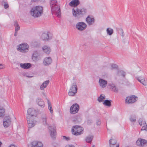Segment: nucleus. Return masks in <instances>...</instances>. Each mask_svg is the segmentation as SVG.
Returning a JSON list of instances; mask_svg holds the SVG:
<instances>
[{"mask_svg": "<svg viewBox=\"0 0 147 147\" xmlns=\"http://www.w3.org/2000/svg\"><path fill=\"white\" fill-rule=\"evenodd\" d=\"M37 115V111L32 108H29L27 111V120L29 128H31L34 126L36 123L35 119Z\"/></svg>", "mask_w": 147, "mask_h": 147, "instance_id": "1", "label": "nucleus"}, {"mask_svg": "<svg viewBox=\"0 0 147 147\" xmlns=\"http://www.w3.org/2000/svg\"><path fill=\"white\" fill-rule=\"evenodd\" d=\"M72 12L73 16L76 18L79 19L83 17L86 14L87 10L86 9L84 8L79 9L76 8L75 9L73 8L72 9Z\"/></svg>", "mask_w": 147, "mask_h": 147, "instance_id": "2", "label": "nucleus"}, {"mask_svg": "<svg viewBox=\"0 0 147 147\" xmlns=\"http://www.w3.org/2000/svg\"><path fill=\"white\" fill-rule=\"evenodd\" d=\"M31 15L34 17H38L41 15L43 13V7L41 6H36L32 8L30 11Z\"/></svg>", "mask_w": 147, "mask_h": 147, "instance_id": "3", "label": "nucleus"}, {"mask_svg": "<svg viewBox=\"0 0 147 147\" xmlns=\"http://www.w3.org/2000/svg\"><path fill=\"white\" fill-rule=\"evenodd\" d=\"M84 129L78 125L73 126L72 128V134L76 136L80 135L83 134Z\"/></svg>", "mask_w": 147, "mask_h": 147, "instance_id": "4", "label": "nucleus"}, {"mask_svg": "<svg viewBox=\"0 0 147 147\" xmlns=\"http://www.w3.org/2000/svg\"><path fill=\"white\" fill-rule=\"evenodd\" d=\"M29 46L26 43L20 44L17 46V50L21 53H26L28 51Z\"/></svg>", "mask_w": 147, "mask_h": 147, "instance_id": "5", "label": "nucleus"}, {"mask_svg": "<svg viewBox=\"0 0 147 147\" xmlns=\"http://www.w3.org/2000/svg\"><path fill=\"white\" fill-rule=\"evenodd\" d=\"M51 11L52 14H55L58 17H60L61 11L59 7L57 4L51 5Z\"/></svg>", "mask_w": 147, "mask_h": 147, "instance_id": "6", "label": "nucleus"}, {"mask_svg": "<svg viewBox=\"0 0 147 147\" xmlns=\"http://www.w3.org/2000/svg\"><path fill=\"white\" fill-rule=\"evenodd\" d=\"M48 129L51 138L53 140L55 139L57 135L56 127L54 125L51 126L49 127Z\"/></svg>", "mask_w": 147, "mask_h": 147, "instance_id": "7", "label": "nucleus"}, {"mask_svg": "<svg viewBox=\"0 0 147 147\" xmlns=\"http://www.w3.org/2000/svg\"><path fill=\"white\" fill-rule=\"evenodd\" d=\"M79 106L77 103L73 104L70 109V112L72 114H75L77 113L79 109Z\"/></svg>", "mask_w": 147, "mask_h": 147, "instance_id": "8", "label": "nucleus"}, {"mask_svg": "<svg viewBox=\"0 0 147 147\" xmlns=\"http://www.w3.org/2000/svg\"><path fill=\"white\" fill-rule=\"evenodd\" d=\"M76 27L78 30L82 31L86 29L87 25L84 22H79L76 24Z\"/></svg>", "mask_w": 147, "mask_h": 147, "instance_id": "9", "label": "nucleus"}, {"mask_svg": "<svg viewBox=\"0 0 147 147\" xmlns=\"http://www.w3.org/2000/svg\"><path fill=\"white\" fill-rule=\"evenodd\" d=\"M137 97L135 95H132L130 96H128L125 99V102L127 103H134L136 100Z\"/></svg>", "mask_w": 147, "mask_h": 147, "instance_id": "10", "label": "nucleus"}, {"mask_svg": "<svg viewBox=\"0 0 147 147\" xmlns=\"http://www.w3.org/2000/svg\"><path fill=\"white\" fill-rule=\"evenodd\" d=\"M40 54L39 51H34L32 55V58L33 61L35 62L38 61L39 59L38 57L40 56Z\"/></svg>", "mask_w": 147, "mask_h": 147, "instance_id": "11", "label": "nucleus"}, {"mask_svg": "<svg viewBox=\"0 0 147 147\" xmlns=\"http://www.w3.org/2000/svg\"><path fill=\"white\" fill-rule=\"evenodd\" d=\"M86 21L89 25H92L94 22L95 19L92 16H88L86 18Z\"/></svg>", "mask_w": 147, "mask_h": 147, "instance_id": "12", "label": "nucleus"}, {"mask_svg": "<svg viewBox=\"0 0 147 147\" xmlns=\"http://www.w3.org/2000/svg\"><path fill=\"white\" fill-rule=\"evenodd\" d=\"M136 144L138 146H143L144 145L147 144V140L141 138H139L136 141Z\"/></svg>", "mask_w": 147, "mask_h": 147, "instance_id": "13", "label": "nucleus"}, {"mask_svg": "<svg viewBox=\"0 0 147 147\" xmlns=\"http://www.w3.org/2000/svg\"><path fill=\"white\" fill-rule=\"evenodd\" d=\"M52 61V60L50 57H46L43 61V64L45 66H47L50 65Z\"/></svg>", "mask_w": 147, "mask_h": 147, "instance_id": "14", "label": "nucleus"}, {"mask_svg": "<svg viewBox=\"0 0 147 147\" xmlns=\"http://www.w3.org/2000/svg\"><path fill=\"white\" fill-rule=\"evenodd\" d=\"M80 4L79 0H72L69 3V5L71 7H76Z\"/></svg>", "mask_w": 147, "mask_h": 147, "instance_id": "15", "label": "nucleus"}, {"mask_svg": "<svg viewBox=\"0 0 147 147\" xmlns=\"http://www.w3.org/2000/svg\"><path fill=\"white\" fill-rule=\"evenodd\" d=\"M99 83L100 86L102 88H104L106 86L107 82L106 80H105L103 79L100 78Z\"/></svg>", "mask_w": 147, "mask_h": 147, "instance_id": "16", "label": "nucleus"}, {"mask_svg": "<svg viewBox=\"0 0 147 147\" xmlns=\"http://www.w3.org/2000/svg\"><path fill=\"white\" fill-rule=\"evenodd\" d=\"M11 121L10 118H5L3 121V125L4 127H8L10 124Z\"/></svg>", "mask_w": 147, "mask_h": 147, "instance_id": "17", "label": "nucleus"}, {"mask_svg": "<svg viewBox=\"0 0 147 147\" xmlns=\"http://www.w3.org/2000/svg\"><path fill=\"white\" fill-rule=\"evenodd\" d=\"M20 67L24 69H28L32 66L31 63H22L20 64Z\"/></svg>", "mask_w": 147, "mask_h": 147, "instance_id": "18", "label": "nucleus"}, {"mask_svg": "<svg viewBox=\"0 0 147 147\" xmlns=\"http://www.w3.org/2000/svg\"><path fill=\"white\" fill-rule=\"evenodd\" d=\"M36 102L38 105L41 107H43L45 106L44 102L42 99L40 98H38L36 99Z\"/></svg>", "mask_w": 147, "mask_h": 147, "instance_id": "19", "label": "nucleus"}, {"mask_svg": "<svg viewBox=\"0 0 147 147\" xmlns=\"http://www.w3.org/2000/svg\"><path fill=\"white\" fill-rule=\"evenodd\" d=\"M43 51L47 54H48L50 53L51 50L50 48L47 46H44L42 48Z\"/></svg>", "mask_w": 147, "mask_h": 147, "instance_id": "20", "label": "nucleus"}, {"mask_svg": "<svg viewBox=\"0 0 147 147\" xmlns=\"http://www.w3.org/2000/svg\"><path fill=\"white\" fill-rule=\"evenodd\" d=\"M49 82V80H46L41 85L40 89L41 90H43L44 88H46L48 85Z\"/></svg>", "mask_w": 147, "mask_h": 147, "instance_id": "21", "label": "nucleus"}, {"mask_svg": "<svg viewBox=\"0 0 147 147\" xmlns=\"http://www.w3.org/2000/svg\"><path fill=\"white\" fill-rule=\"evenodd\" d=\"M41 117L43 124L45 125H48L47 123V116L46 115L44 114L42 115Z\"/></svg>", "mask_w": 147, "mask_h": 147, "instance_id": "22", "label": "nucleus"}, {"mask_svg": "<svg viewBox=\"0 0 147 147\" xmlns=\"http://www.w3.org/2000/svg\"><path fill=\"white\" fill-rule=\"evenodd\" d=\"M137 80L144 86H147V81H145L144 79H141L139 77L137 78Z\"/></svg>", "mask_w": 147, "mask_h": 147, "instance_id": "23", "label": "nucleus"}, {"mask_svg": "<svg viewBox=\"0 0 147 147\" xmlns=\"http://www.w3.org/2000/svg\"><path fill=\"white\" fill-rule=\"evenodd\" d=\"M70 91H73L75 92H77V87L76 83H74L73 84V85L70 88Z\"/></svg>", "mask_w": 147, "mask_h": 147, "instance_id": "24", "label": "nucleus"}, {"mask_svg": "<svg viewBox=\"0 0 147 147\" xmlns=\"http://www.w3.org/2000/svg\"><path fill=\"white\" fill-rule=\"evenodd\" d=\"M41 37L43 40H48L49 38V34L47 33H43Z\"/></svg>", "mask_w": 147, "mask_h": 147, "instance_id": "25", "label": "nucleus"}, {"mask_svg": "<svg viewBox=\"0 0 147 147\" xmlns=\"http://www.w3.org/2000/svg\"><path fill=\"white\" fill-rule=\"evenodd\" d=\"M105 98V96L103 94H101L100 95L97 99L98 101L100 102H103Z\"/></svg>", "mask_w": 147, "mask_h": 147, "instance_id": "26", "label": "nucleus"}, {"mask_svg": "<svg viewBox=\"0 0 147 147\" xmlns=\"http://www.w3.org/2000/svg\"><path fill=\"white\" fill-rule=\"evenodd\" d=\"M109 85L110 86V88L111 89L115 92H118V89L115 84H113Z\"/></svg>", "mask_w": 147, "mask_h": 147, "instance_id": "27", "label": "nucleus"}, {"mask_svg": "<svg viewBox=\"0 0 147 147\" xmlns=\"http://www.w3.org/2000/svg\"><path fill=\"white\" fill-rule=\"evenodd\" d=\"M111 100H106L104 101L103 104L105 105L110 107L111 105Z\"/></svg>", "mask_w": 147, "mask_h": 147, "instance_id": "28", "label": "nucleus"}, {"mask_svg": "<svg viewBox=\"0 0 147 147\" xmlns=\"http://www.w3.org/2000/svg\"><path fill=\"white\" fill-rule=\"evenodd\" d=\"M48 105V109L50 111V112L51 114L53 113V111L52 109V107L51 106V104L50 101L47 100Z\"/></svg>", "mask_w": 147, "mask_h": 147, "instance_id": "29", "label": "nucleus"}, {"mask_svg": "<svg viewBox=\"0 0 147 147\" xmlns=\"http://www.w3.org/2000/svg\"><path fill=\"white\" fill-rule=\"evenodd\" d=\"M125 73L122 70L118 71L117 72V75L118 76H122L123 77H125Z\"/></svg>", "mask_w": 147, "mask_h": 147, "instance_id": "30", "label": "nucleus"}, {"mask_svg": "<svg viewBox=\"0 0 147 147\" xmlns=\"http://www.w3.org/2000/svg\"><path fill=\"white\" fill-rule=\"evenodd\" d=\"M107 33L109 35H111L113 32V30L110 28H108L107 29Z\"/></svg>", "mask_w": 147, "mask_h": 147, "instance_id": "31", "label": "nucleus"}, {"mask_svg": "<svg viewBox=\"0 0 147 147\" xmlns=\"http://www.w3.org/2000/svg\"><path fill=\"white\" fill-rule=\"evenodd\" d=\"M93 138L92 136H89L86 137V140L88 143H90Z\"/></svg>", "mask_w": 147, "mask_h": 147, "instance_id": "32", "label": "nucleus"}, {"mask_svg": "<svg viewBox=\"0 0 147 147\" xmlns=\"http://www.w3.org/2000/svg\"><path fill=\"white\" fill-rule=\"evenodd\" d=\"M110 141L111 144L113 145L116 144L117 142V140L113 138H111V139L109 140V144H110Z\"/></svg>", "mask_w": 147, "mask_h": 147, "instance_id": "33", "label": "nucleus"}, {"mask_svg": "<svg viewBox=\"0 0 147 147\" xmlns=\"http://www.w3.org/2000/svg\"><path fill=\"white\" fill-rule=\"evenodd\" d=\"M14 25L15 27V31H18L20 30V27L17 22H15Z\"/></svg>", "mask_w": 147, "mask_h": 147, "instance_id": "34", "label": "nucleus"}, {"mask_svg": "<svg viewBox=\"0 0 147 147\" xmlns=\"http://www.w3.org/2000/svg\"><path fill=\"white\" fill-rule=\"evenodd\" d=\"M143 125H144L142 127L141 130H144L147 129V125L145 121H143Z\"/></svg>", "mask_w": 147, "mask_h": 147, "instance_id": "35", "label": "nucleus"}, {"mask_svg": "<svg viewBox=\"0 0 147 147\" xmlns=\"http://www.w3.org/2000/svg\"><path fill=\"white\" fill-rule=\"evenodd\" d=\"M118 32L119 34H121L122 37H123L124 35V33L123 30L121 28H119L118 29Z\"/></svg>", "mask_w": 147, "mask_h": 147, "instance_id": "36", "label": "nucleus"}, {"mask_svg": "<svg viewBox=\"0 0 147 147\" xmlns=\"http://www.w3.org/2000/svg\"><path fill=\"white\" fill-rule=\"evenodd\" d=\"M57 0H51L50 2V4L51 5H55V4H57Z\"/></svg>", "mask_w": 147, "mask_h": 147, "instance_id": "37", "label": "nucleus"}, {"mask_svg": "<svg viewBox=\"0 0 147 147\" xmlns=\"http://www.w3.org/2000/svg\"><path fill=\"white\" fill-rule=\"evenodd\" d=\"M37 141H35L32 142L31 143V147H37Z\"/></svg>", "mask_w": 147, "mask_h": 147, "instance_id": "38", "label": "nucleus"}, {"mask_svg": "<svg viewBox=\"0 0 147 147\" xmlns=\"http://www.w3.org/2000/svg\"><path fill=\"white\" fill-rule=\"evenodd\" d=\"M76 93L77 92H75L73 91H70V90L69 91L68 93V94L69 96H74Z\"/></svg>", "mask_w": 147, "mask_h": 147, "instance_id": "39", "label": "nucleus"}, {"mask_svg": "<svg viewBox=\"0 0 147 147\" xmlns=\"http://www.w3.org/2000/svg\"><path fill=\"white\" fill-rule=\"evenodd\" d=\"M130 121L132 122H134L136 121L135 117H134L131 116L130 118Z\"/></svg>", "mask_w": 147, "mask_h": 147, "instance_id": "40", "label": "nucleus"}, {"mask_svg": "<svg viewBox=\"0 0 147 147\" xmlns=\"http://www.w3.org/2000/svg\"><path fill=\"white\" fill-rule=\"evenodd\" d=\"M118 66L115 64H112L111 65V69H116L117 68Z\"/></svg>", "mask_w": 147, "mask_h": 147, "instance_id": "41", "label": "nucleus"}, {"mask_svg": "<svg viewBox=\"0 0 147 147\" xmlns=\"http://www.w3.org/2000/svg\"><path fill=\"white\" fill-rule=\"evenodd\" d=\"M37 147H42L43 146V144L42 142H40L37 141Z\"/></svg>", "mask_w": 147, "mask_h": 147, "instance_id": "42", "label": "nucleus"}, {"mask_svg": "<svg viewBox=\"0 0 147 147\" xmlns=\"http://www.w3.org/2000/svg\"><path fill=\"white\" fill-rule=\"evenodd\" d=\"M62 137L63 139L66 141H68L70 140V138L69 137H67L65 136H62Z\"/></svg>", "mask_w": 147, "mask_h": 147, "instance_id": "43", "label": "nucleus"}, {"mask_svg": "<svg viewBox=\"0 0 147 147\" xmlns=\"http://www.w3.org/2000/svg\"><path fill=\"white\" fill-rule=\"evenodd\" d=\"M4 112L5 111L3 109H0V116L3 115Z\"/></svg>", "mask_w": 147, "mask_h": 147, "instance_id": "44", "label": "nucleus"}, {"mask_svg": "<svg viewBox=\"0 0 147 147\" xmlns=\"http://www.w3.org/2000/svg\"><path fill=\"white\" fill-rule=\"evenodd\" d=\"M143 121V118H140L139 120V124L141 126L142 124V122Z\"/></svg>", "mask_w": 147, "mask_h": 147, "instance_id": "45", "label": "nucleus"}, {"mask_svg": "<svg viewBox=\"0 0 147 147\" xmlns=\"http://www.w3.org/2000/svg\"><path fill=\"white\" fill-rule=\"evenodd\" d=\"M92 123V121L91 119H88L87 120V123L88 125H90Z\"/></svg>", "mask_w": 147, "mask_h": 147, "instance_id": "46", "label": "nucleus"}, {"mask_svg": "<svg viewBox=\"0 0 147 147\" xmlns=\"http://www.w3.org/2000/svg\"><path fill=\"white\" fill-rule=\"evenodd\" d=\"M101 123V122L99 120H97L96 122V124L97 125H100Z\"/></svg>", "mask_w": 147, "mask_h": 147, "instance_id": "47", "label": "nucleus"}, {"mask_svg": "<svg viewBox=\"0 0 147 147\" xmlns=\"http://www.w3.org/2000/svg\"><path fill=\"white\" fill-rule=\"evenodd\" d=\"M9 7L8 4L5 3L4 5V7L6 9Z\"/></svg>", "mask_w": 147, "mask_h": 147, "instance_id": "48", "label": "nucleus"}, {"mask_svg": "<svg viewBox=\"0 0 147 147\" xmlns=\"http://www.w3.org/2000/svg\"><path fill=\"white\" fill-rule=\"evenodd\" d=\"M65 147H75V146L72 145L67 144V145Z\"/></svg>", "mask_w": 147, "mask_h": 147, "instance_id": "49", "label": "nucleus"}, {"mask_svg": "<svg viewBox=\"0 0 147 147\" xmlns=\"http://www.w3.org/2000/svg\"><path fill=\"white\" fill-rule=\"evenodd\" d=\"M111 141H110V144H109V146L110 147H114V145H113L111 144Z\"/></svg>", "mask_w": 147, "mask_h": 147, "instance_id": "50", "label": "nucleus"}, {"mask_svg": "<svg viewBox=\"0 0 147 147\" xmlns=\"http://www.w3.org/2000/svg\"><path fill=\"white\" fill-rule=\"evenodd\" d=\"M3 65L2 64H0V69H3Z\"/></svg>", "mask_w": 147, "mask_h": 147, "instance_id": "51", "label": "nucleus"}, {"mask_svg": "<svg viewBox=\"0 0 147 147\" xmlns=\"http://www.w3.org/2000/svg\"><path fill=\"white\" fill-rule=\"evenodd\" d=\"M9 147H17L15 145L11 144L9 146Z\"/></svg>", "mask_w": 147, "mask_h": 147, "instance_id": "52", "label": "nucleus"}, {"mask_svg": "<svg viewBox=\"0 0 147 147\" xmlns=\"http://www.w3.org/2000/svg\"><path fill=\"white\" fill-rule=\"evenodd\" d=\"M17 31H15V33L14 34V35L15 36H17Z\"/></svg>", "mask_w": 147, "mask_h": 147, "instance_id": "53", "label": "nucleus"}, {"mask_svg": "<svg viewBox=\"0 0 147 147\" xmlns=\"http://www.w3.org/2000/svg\"><path fill=\"white\" fill-rule=\"evenodd\" d=\"M38 0H32L31 1L32 2H37Z\"/></svg>", "mask_w": 147, "mask_h": 147, "instance_id": "54", "label": "nucleus"}, {"mask_svg": "<svg viewBox=\"0 0 147 147\" xmlns=\"http://www.w3.org/2000/svg\"><path fill=\"white\" fill-rule=\"evenodd\" d=\"M119 144H118L116 145V147H119Z\"/></svg>", "mask_w": 147, "mask_h": 147, "instance_id": "55", "label": "nucleus"}, {"mask_svg": "<svg viewBox=\"0 0 147 147\" xmlns=\"http://www.w3.org/2000/svg\"><path fill=\"white\" fill-rule=\"evenodd\" d=\"M2 144V143L0 142V147L1 146Z\"/></svg>", "mask_w": 147, "mask_h": 147, "instance_id": "56", "label": "nucleus"}, {"mask_svg": "<svg viewBox=\"0 0 147 147\" xmlns=\"http://www.w3.org/2000/svg\"><path fill=\"white\" fill-rule=\"evenodd\" d=\"M27 77H31V76H27Z\"/></svg>", "mask_w": 147, "mask_h": 147, "instance_id": "57", "label": "nucleus"}, {"mask_svg": "<svg viewBox=\"0 0 147 147\" xmlns=\"http://www.w3.org/2000/svg\"><path fill=\"white\" fill-rule=\"evenodd\" d=\"M92 147H95L94 146H93Z\"/></svg>", "mask_w": 147, "mask_h": 147, "instance_id": "58", "label": "nucleus"}]
</instances>
